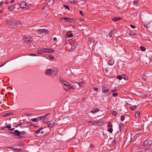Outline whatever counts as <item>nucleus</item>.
<instances>
[{"label": "nucleus", "mask_w": 152, "mask_h": 152, "mask_svg": "<svg viewBox=\"0 0 152 152\" xmlns=\"http://www.w3.org/2000/svg\"><path fill=\"white\" fill-rule=\"evenodd\" d=\"M112 114L113 115H117V113L114 110L112 112Z\"/></svg>", "instance_id": "nucleus-31"}, {"label": "nucleus", "mask_w": 152, "mask_h": 152, "mask_svg": "<svg viewBox=\"0 0 152 152\" xmlns=\"http://www.w3.org/2000/svg\"><path fill=\"white\" fill-rule=\"evenodd\" d=\"M121 18L120 17H116V18H113L112 20L114 21H117L118 20H119Z\"/></svg>", "instance_id": "nucleus-21"}, {"label": "nucleus", "mask_w": 152, "mask_h": 152, "mask_svg": "<svg viewBox=\"0 0 152 152\" xmlns=\"http://www.w3.org/2000/svg\"><path fill=\"white\" fill-rule=\"evenodd\" d=\"M122 78H123L125 80H127L128 79V78L126 77V76L125 74H123L121 75Z\"/></svg>", "instance_id": "nucleus-19"}, {"label": "nucleus", "mask_w": 152, "mask_h": 152, "mask_svg": "<svg viewBox=\"0 0 152 152\" xmlns=\"http://www.w3.org/2000/svg\"><path fill=\"white\" fill-rule=\"evenodd\" d=\"M117 140H113V142H112V144L113 145H115L117 143Z\"/></svg>", "instance_id": "nucleus-26"}, {"label": "nucleus", "mask_w": 152, "mask_h": 152, "mask_svg": "<svg viewBox=\"0 0 152 152\" xmlns=\"http://www.w3.org/2000/svg\"><path fill=\"white\" fill-rule=\"evenodd\" d=\"M117 77L119 80H121L122 79V76H121L120 75L117 76Z\"/></svg>", "instance_id": "nucleus-39"}, {"label": "nucleus", "mask_w": 152, "mask_h": 152, "mask_svg": "<svg viewBox=\"0 0 152 152\" xmlns=\"http://www.w3.org/2000/svg\"><path fill=\"white\" fill-rule=\"evenodd\" d=\"M43 129V128L42 127H41V128H40L37 131H35L36 133L37 134H39V133H40V131L41 130H42Z\"/></svg>", "instance_id": "nucleus-24"}, {"label": "nucleus", "mask_w": 152, "mask_h": 152, "mask_svg": "<svg viewBox=\"0 0 152 152\" xmlns=\"http://www.w3.org/2000/svg\"><path fill=\"white\" fill-rule=\"evenodd\" d=\"M95 41V40L94 39L91 38H89V41L91 42H93Z\"/></svg>", "instance_id": "nucleus-37"}, {"label": "nucleus", "mask_w": 152, "mask_h": 152, "mask_svg": "<svg viewBox=\"0 0 152 152\" xmlns=\"http://www.w3.org/2000/svg\"><path fill=\"white\" fill-rule=\"evenodd\" d=\"M140 50L142 51H145L146 50V48L142 46H140Z\"/></svg>", "instance_id": "nucleus-23"}, {"label": "nucleus", "mask_w": 152, "mask_h": 152, "mask_svg": "<svg viewBox=\"0 0 152 152\" xmlns=\"http://www.w3.org/2000/svg\"><path fill=\"white\" fill-rule=\"evenodd\" d=\"M100 121H95L94 122V125H97L99 123H100Z\"/></svg>", "instance_id": "nucleus-35"}, {"label": "nucleus", "mask_w": 152, "mask_h": 152, "mask_svg": "<svg viewBox=\"0 0 152 152\" xmlns=\"http://www.w3.org/2000/svg\"><path fill=\"white\" fill-rule=\"evenodd\" d=\"M107 127L109 128L108 129V131L111 133H112L113 131V129L112 128L113 126L111 124V122H109L108 123Z\"/></svg>", "instance_id": "nucleus-2"}, {"label": "nucleus", "mask_w": 152, "mask_h": 152, "mask_svg": "<svg viewBox=\"0 0 152 152\" xmlns=\"http://www.w3.org/2000/svg\"><path fill=\"white\" fill-rule=\"evenodd\" d=\"M45 50L43 51L46 53H52L54 52V50L51 48H45Z\"/></svg>", "instance_id": "nucleus-6"}, {"label": "nucleus", "mask_w": 152, "mask_h": 152, "mask_svg": "<svg viewBox=\"0 0 152 152\" xmlns=\"http://www.w3.org/2000/svg\"><path fill=\"white\" fill-rule=\"evenodd\" d=\"M6 133L7 134H14L13 132H6Z\"/></svg>", "instance_id": "nucleus-49"}, {"label": "nucleus", "mask_w": 152, "mask_h": 152, "mask_svg": "<svg viewBox=\"0 0 152 152\" xmlns=\"http://www.w3.org/2000/svg\"><path fill=\"white\" fill-rule=\"evenodd\" d=\"M27 125L28 126H30L32 125V124H31V123L29 122H27Z\"/></svg>", "instance_id": "nucleus-41"}, {"label": "nucleus", "mask_w": 152, "mask_h": 152, "mask_svg": "<svg viewBox=\"0 0 152 152\" xmlns=\"http://www.w3.org/2000/svg\"><path fill=\"white\" fill-rule=\"evenodd\" d=\"M14 8V6H11L9 7L8 8V9H9V10L10 11H12L13 10Z\"/></svg>", "instance_id": "nucleus-22"}, {"label": "nucleus", "mask_w": 152, "mask_h": 152, "mask_svg": "<svg viewBox=\"0 0 152 152\" xmlns=\"http://www.w3.org/2000/svg\"><path fill=\"white\" fill-rule=\"evenodd\" d=\"M129 34L130 35H135L136 34H133L132 32H130Z\"/></svg>", "instance_id": "nucleus-51"}, {"label": "nucleus", "mask_w": 152, "mask_h": 152, "mask_svg": "<svg viewBox=\"0 0 152 152\" xmlns=\"http://www.w3.org/2000/svg\"><path fill=\"white\" fill-rule=\"evenodd\" d=\"M15 129V128H10V131H13Z\"/></svg>", "instance_id": "nucleus-58"}, {"label": "nucleus", "mask_w": 152, "mask_h": 152, "mask_svg": "<svg viewBox=\"0 0 152 152\" xmlns=\"http://www.w3.org/2000/svg\"><path fill=\"white\" fill-rule=\"evenodd\" d=\"M14 150H15L14 151H18V152L21 151L23 150V149H19V148L14 149Z\"/></svg>", "instance_id": "nucleus-27"}, {"label": "nucleus", "mask_w": 152, "mask_h": 152, "mask_svg": "<svg viewBox=\"0 0 152 152\" xmlns=\"http://www.w3.org/2000/svg\"><path fill=\"white\" fill-rule=\"evenodd\" d=\"M69 1L72 4H77V1L75 2L74 0H69Z\"/></svg>", "instance_id": "nucleus-20"}, {"label": "nucleus", "mask_w": 152, "mask_h": 152, "mask_svg": "<svg viewBox=\"0 0 152 152\" xmlns=\"http://www.w3.org/2000/svg\"><path fill=\"white\" fill-rule=\"evenodd\" d=\"M136 107L137 106H134L133 107H130V108L132 110H134L136 108Z\"/></svg>", "instance_id": "nucleus-33"}, {"label": "nucleus", "mask_w": 152, "mask_h": 152, "mask_svg": "<svg viewBox=\"0 0 152 152\" xmlns=\"http://www.w3.org/2000/svg\"><path fill=\"white\" fill-rule=\"evenodd\" d=\"M37 32L38 33H39L41 34L44 33L48 34L49 32V31L48 30L46 29H39L37 31Z\"/></svg>", "instance_id": "nucleus-4"}, {"label": "nucleus", "mask_w": 152, "mask_h": 152, "mask_svg": "<svg viewBox=\"0 0 152 152\" xmlns=\"http://www.w3.org/2000/svg\"><path fill=\"white\" fill-rule=\"evenodd\" d=\"M22 132H20L18 130H15L14 132V134H15V135L18 136H19L22 133Z\"/></svg>", "instance_id": "nucleus-12"}, {"label": "nucleus", "mask_w": 152, "mask_h": 152, "mask_svg": "<svg viewBox=\"0 0 152 152\" xmlns=\"http://www.w3.org/2000/svg\"><path fill=\"white\" fill-rule=\"evenodd\" d=\"M29 56H37V55L35 54H33V53H30V54H29Z\"/></svg>", "instance_id": "nucleus-48"}, {"label": "nucleus", "mask_w": 152, "mask_h": 152, "mask_svg": "<svg viewBox=\"0 0 152 152\" xmlns=\"http://www.w3.org/2000/svg\"><path fill=\"white\" fill-rule=\"evenodd\" d=\"M15 1L14 0H12V1L10 2V3H12L14 2Z\"/></svg>", "instance_id": "nucleus-64"}, {"label": "nucleus", "mask_w": 152, "mask_h": 152, "mask_svg": "<svg viewBox=\"0 0 152 152\" xmlns=\"http://www.w3.org/2000/svg\"><path fill=\"white\" fill-rule=\"evenodd\" d=\"M60 19V20H61L62 19L68 22L72 23H74L75 22V21L74 20L72 19H71L69 18H68L63 17L61 18Z\"/></svg>", "instance_id": "nucleus-3"}, {"label": "nucleus", "mask_w": 152, "mask_h": 152, "mask_svg": "<svg viewBox=\"0 0 152 152\" xmlns=\"http://www.w3.org/2000/svg\"><path fill=\"white\" fill-rule=\"evenodd\" d=\"M21 132H22V133L21 134H22V135L26 134V132H24V131H21Z\"/></svg>", "instance_id": "nucleus-54"}, {"label": "nucleus", "mask_w": 152, "mask_h": 152, "mask_svg": "<svg viewBox=\"0 0 152 152\" xmlns=\"http://www.w3.org/2000/svg\"><path fill=\"white\" fill-rule=\"evenodd\" d=\"M142 78L144 80H146L147 79V77L145 75H144L142 76Z\"/></svg>", "instance_id": "nucleus-25"}, {"label": "nucleus", "mask_w": 152, "mask_h": 152, "mask_svg": "<svg viewBox=\"0 0 152 152\" xmlns=\"http://www.w3.org/2000/svg\"><path fill=\"white\" fill-rule=\"evenodd\" d=\"M68 36L69 37H73V34H68Z\"/></svg>", "instance_id": "nucleus-45"}, {"label": "nucleus", "mask_w": 152, "mask_h": 152, "mask_svg": "<svg viewBox=\"0 0 152 152\" xmlns=\"http://www.w3.org/2000/svg\"><path fill=\"white\" fill-rule=\"evenodd\" d=\"M130 26L132 28H136V27L132 25H130Z\"/></svg>", "instance_id": "nucleus-50"}, {"label": "nucleus", "mask_w": 152, "mask_h": 152, "mask_svg": "<svg viewBox=\"0 0 152 152\" xmlns=\"http://www.w3.org/2000/svg\"><path fill=\"white\" fill-rule=\"evenodd\" d=\"M69 87L68 88V89H73L74 88H73V87L72 86H69Z\"/></svg>", "instance_id": "nucleus-52"}, {"label": "nucleus", "mask_w": 152, "mask_h": 152, "mask_svg": "<svg viewBox=\"0 0 152 152\" xmlns=\"http://www.w3.org/2000/svg\"><path fill=\"white\" fill-rule=\"evenodd\" d=\"M38 118H32V119H31V120L32 121H34V122H37L38 121Z\"/></svg>", "instance_id": "nucleus-30"}, {"label": "nucleus", "mask_w": 152, "mask_h": 152, "mask_svg": "<svg viewBox=\"0 0 152 152\" xmlns=\"http://www.w3.org/2000/svg\"><path fill=\"white\" fill-rule=\"evenodd\" d=\"M6 127L10 129L11 128V126L10 125H8L6 126Z\"/></svg>", "instance_id": "nucleus-47"}, {"label": "nucleus", "mask_w": 152, "mask_h": 152, "mask_svg": "<svg viewBox=\"0 0 152 152\" xmlns=\"http://www.w3.org/2000/svg\"><path fill=\"white\" fill-rule=\"evenodd\" d=\"M49 114H46L43 116L38 117V119L40 120L42 119L45 120L47 118V116Z\"/></svg>", "instance_id": "nucleus-13"}, {"label": "nucleus", "mask_w": 152, "mask_h": 152, "mask_svg": "<svg viewBox=\"0 0 152 152\" xmlns=\"http://www.w3.org/2000/svg\"><path fill=\"white\" fill-rule=\"evenodd\" d=\"M124 118H125V117L124 115H123L121 116V120L122 121H123L124 120Z\"/></svg>", "instance_id": "nucleus-40"}, {"label": "nucleus", "mask_w": 152, "mask_h": 152, "mask_svg": "<svg viewBox=\"0 0 152 152\" xmlns=\"http://www.w3.org/2000/svg\"><path fill=\"white\" fill-rule=\"evenodd\" d=\"M3 2H4L3 1L2 2H0V5L1 6L2 5Z\"/></svg>", "instance_id": "nucleus-62"}, {"label": "nucleus", "mask_w": 152, "mask_h": 152, "mask_svg": "<svg viewBox=\"0 0 152 152\" xmlns=\"http://www.w3.org/2000/svg\"><path fill=\"white\" fill-rule=\"evenodd\" d=\"M90 147H91V148H93L94 147V145L93 144H91L90 145Z\"/></svg>", "instance_id": "nucleus-57"}, {"label": "nucleus", "mask_w": 152, "mask_h": 152, "mask_svg": "<svg viewBox=\"0 0 152 152\" xmlns=\"http://www.w3.org/2000/svg\"><path fill=\"white\" fill-rule=\"evenodd\" d=\"M118 95V93H114L113 94V96H116Z\"/></svg>", "instance_id": "nucleus-43"}, {"label": "nucleus", "mask_w": 152, "mask_h": 152, "mask_svg": "<svg viewBox=\"0 0 152 152\" xmlns=\"http://www.w3.org/2000/svg\"><path fill=\"white\" fill-rule=\"evenodd\" d=\"M57 70H52V73H51V75L54 76L56 75L57 73Z\"/></svg>", "instance_id": "nucleus-17"}, {"label": "nucleus", "mask_w": 152, "mask_h": 152, "mask_svg": "<svg viewBox=\"0 0 152 152\" xmlns=\"http://www.w3.org/2000/svg\"><path fill=\"white\" fill-rule=\"evenodd\" d=\"M124 124H120L119 125V129L121 130L122 129V128L124 127Z\"/></svg>", "instance_id": "nucleus-29"}, {"label": "nucleus", "mask_w": 152, "mask_h": 152, "mask_svg": "<svg viewBox=\"0 0 152 152\" xmlns=\"http://www.w3.org/2000/svg\"><path fill=\"white\" fill-rule=\"evenodd\" d=\"M102 92L104 93L109 92V93H110L109 92L110 91H109V89H107V88H106L104 87H102Z\"/></svg>", "instance_id": "nucleus-16"}, {"label": "nucleus", "mask_w": 152, "mask_h": 152, "mask_svg": "<svg viewBox=\"0 0 152 152\" xmlns=\"http://www.w3.org/2000/svg\"><path fill=\"white\" fill-rule=\"evenodd\" d=\"M114 61L113 59L110 60L108 62V64L110 65H112L114 63Z\"/></svg>", "instance_id": "nucleus-18"}, {"label": "nucleus", "mask_w": 152, "mask_h": 152, "mask_svg": "<svg viewBox=\"0 0 152 152\" xmlns=\"http://www.w3.org/2000/svg\"><path fill=\"white\" fill-rule=\"evenodd\" d=\"M47 124H48V127L52 128L54 126L55 123L53 121H48L47 122Z\"/></svg>", "instance_id": "nucleus-8"}, {"label": "nucleus", "mask_w": 152, "mask_h": 152, "mask_svg": "<svg viewBox=\"0 0 152 152\" xmlns=\"http://www.w3.org/2000/svg\"><path fill=\"white\" fill-rule=\"evenodd\" d=\"M76 48H75L73 45L72 46L70 50L69 51L70 52H72Z\"/></svg>", "instance_id": "nucleus-28"}, {"label": "nucleus", "mask_w": 152, "mask_h": 152, "mask_svg": "<svg viewBox=\"0 0 152 152\" xmlns=\"http://www.w3.org/2000/svg\"><path fill=\"white\" fill-rule=\"evenodd\" d=\"M99 110L98 109H96L95 110V111L94 112V110H93V111H91V112L92 113H94V112H98V111H99Z\"/></svg>", "instance_id": "nucleus-44"}, {"label": "nucleus", "mask_w": 152, "mask_h": 152, "mask_svg": "<svg viewBox=\"0 0 152 152\" xmlns=\"http://www.w3.org/2000/svg\"><path fill=\"white\" fill-rule=\"evenodd\" d=\"M26 115H29V116L32 115V114L31 113L27 114Z\"/></svg>", "instance_id": "nucleus-60"}, {"label": "nucleus", "mask_w": 152, "mask_h": 152, "mask_svg": "<svg viewBox=\"0 0 152 152\" xmlns=\"http://www.w3.org/2000/svg\"><path fill=\"white\" fill-rule=\"evenodd\" d=\"M3 12V11L2 10H0V14L2 13Z\"/></svg>", "instance_id": "nucleus-61"}, {"label": "nucleus", "mask_w": 152, "mask_h": 152, "mask_svg": "<svg viewBox=\"0 0 152 152\" xmlns=\"http://www.w3.org/2000/svg\"><path fill=\"white\" fill-rule=\"evenodd\" d=\"M53 40L54 41H56L57 40V38L56 37H54Z\"/></svg>", "instance_id": "nucleus-59"}, {"label": "nucleus", "mask_w": 152, "mask_h": 152, "mask_svg": "<svg viewBox=\"0 0 152 152\" xmlns=\"http://www.w3.org/2000/svg\"><path fill=\"white\" fill-rule=\"evenodd\" d=\"M51 73H52V69H48L46 70L45 74L46 75L50 76L51 75Z\"/></svg>", "instance_id": "nucleus-9"}, {"label": "nucleus", "mask_w": 152, "mask_h": 152, "mask_svg": "<svg viewBox=\"0 0 152 152\" xmlns=\"http://www.w3.org/2000/svg\"><path fill=\"white\" fill-rule=\"evenodd\" d=\"M114 32V30H111L109 33V35L110 36L112 37V34Z\"/></svg>", "instance_id": "nucleus-38"}, {"label": "nucleus", "mask_w": 152, "mask_h": 152, "mask_svg": "<svg viewBox=\"0 0 152 152\" xmlns=\"http://www.w3.org/2000/svg\"><path fill=\"white\" fill-rule=\"evenodd\" d=\"M6 22V26L10 28H15L20 26V22L17 20L8 19Z\"/></svg>", "instance_id": "nucleus-1"}, {"label": "nucleus", "mask_w": 152, "mask_h": 152, "mask_svg": "<svg viewBox=\"0 0 152 152\" xmlns=\"http://www.w3.org/2000/svg\"><path fill=\"white\" fill-rule=\"evenodd\" d=\"M152 143V141L149 140H147L144 141L143 143V145L144 146H146L148 145H151Z\"/></svg>", "instance_id": "nucleus-5"}, {"label": "nucleus", "mask_w": 152, "mask_h": 152, "mask_svg": "<svg viewBox=\"0 0 152 152\" xmlns=\"http://www.w3.org/2000/svg\"><path fill=\"white\" fill-rule=\"evenodd\" d=\"M25 41L26 42L30 43L31 42L33 41V39L32 38L29 37H27L25 38Z\"/></svg>", "instance_id": "nucleus-11"}, {"label": "nucleus", "mask_w": 152, "mask_h": 152, "mask_svg": "<svg viewBox=\"0 0 152 152\" xmlns=\"http://www.w3.org/2000/svg\"><path fill=\"white\" fill-rule=\"evenodd\" d=\"M21 124H22L21 123L20 124H19L17 125H16V127H20V126H21Z\"/></svg>", "instance_id": "nucleus-53"}, {"label": "nucleus", "mask_w": 152, "mask_h": 152, "mask_svg": "<svg viewBox=\"0 0 152 152\" xmlns=\"http://www.w3.org/2000/svg\"><path fill=\"white\" fill-rule=\"evenodd\" d=\"M45 50V48H42L38 50H37V53L38 54H43V52H45L43 50Z\"/></svg>", "instance_id": "nucleus-14"}, {"label": "nucleus", "mask_w": 152, "mask_h": 152, "mask_svg": "<svg viewBox=\"0 0 152 152\" xmlns=\"http://www.w3.org/2000/svg\"><path fill=\"white\" fill-rule=\"evenodd\" d=\"M94 90L95 91H98V88H94Z\"/></svg>", "instance_id": "nucleus-55"}, {"label": "nucleus", "mask_w": 152, "mask_h": 152, "mask_svg": "<svg viewBox=\"0 0 152 152\" xmlns=\"http://www.w3.org/2000/svg\"><path fill=\"white\" fill-rule=\"evenodd\" d=\"M80 14L82 16H83L84 15V14H83V11L82 10H80Z\"/></svg>", "instance_id": "nucleus-46"}, {"label": "nucleus", "mask_w": 152, "mask_h": 152, "mask_svg": "<svg viewBox=\"0 0 152 152\" xmlns=\"http://www.w3.org/2000/svg\"><path fill=\"white\" fill-rule=\"evenodd\" d=\"M116 90H112V91H111V92H115V91H116Z\"/></svg>", "instance_id": "nucleus-63"}, {"label": "nucleus", "mask_w": 152, "mask_h": 152, "mask_svg": "<svg viewBox=\"0 0 152 152\" xmlns=\"http://www.w3.org/2000/svg\"><path fill=\"white\" fill-rule=\"evenodd\" d=\"M64 8L66 9H68V10H70V8L69 7V6H67V5H64Z\"/></svg>", "instance_id": "nucleus-34"}, {"label": "nucleus", "mask_w": 152, "mask_h": 152, "mask_svg": "<svg viewBox=\"0 0 152 152\" xmlns=\"http://www.w3.org/2000/svg\"><path fill=\"white\" fill-rule=\"evenodd\" d=\"M140 114V112H139V111L135 113V115L136 116V117H137V116L138 117L139 116V115Z\"/></svg>", "instance_id": "nucleus-36"}, {"label": "nucleus", "mask_w": 152, "mask_h": 152, "mask_svg": "<svg viewBox=\"0 0 152 152\" xmlns=\"http://www.w3.org/2000/svg\"><path fill=\"white\" fill-rule=\"evenodd\" d=\"M61 79H62V78H59L60 81L61 82L62 84H63L65 86H69V83L67 82L66 81L61 80Z\"/></svg>", "instance_id": "nucleus-10"}, {"label": "nucleus", "mask_w": 152, "mask_h": 152, "mask_svg": "<svg viewBox=\"0 0 152 152\" xmlns=\"http://www.w3.org/2000/svg\"><path fill=\"white\" fill-rule=\"evenodd\" d=\"M77 43H75V44H74V45H73V46L75 47V48H76V47H77Z\"/></svg>", "instance_id": "nucleus-56"}, {"label": "nucleus", "mask_w": 152, "mask_h": 152, "mask_svg": "<svg viewBox=\"0 0 152 152\" xmlns=\"http://www.w3.org/2000/svg\"><path fill=\"white\" fill-rule=\"evenodd\" d=\"M139 1H135L133 3V4H134L136 5L139 3Z\"/></svg>", "instance_id": "nucleus-32"}, {"label": "nucleus", "mask_w": 152, "mask_h": 152, "mask_svg": "<svg viewBox=\"0 0 152 152\" xmlns=\"http://www.w3.org/2000/svg\"><path fill=\"white\" fill-rule=\"evenodd\" d=\"M26 3L25 1H21L20 3V7L22 8H26Z\"/></svg>", "instance_id": "nucleus-7"}, {"label": "nucleus", "mask_w": 152, "mask_h": 152, "mask_svg": "<svg viewBox=\"0 0 152 152\" xmlns=\"http://www.w3.org/2000/svg\"><path fill=\"white\" fill-rule=\"evenodd\" d=\"M137 137V135L136 134L134 133L132 134L131 137V140H133L135 138H136Z\"/></svg>", "instance_id": "nucleus-15"}, {"label": "nucleus", "mask_w": 152, "mask_h": 152, "mask_svg": "<svg viewBox=\"0 0 152 152\" xmlns=\"http://www.w3.org/2000/svg\"><path fill=\"white\" fill-rule=\"evenodd\" d=\"M49 57L51 59H53L54 58V57L52 55H50L49 56Z\"/></svg>", "instance_id": "nucleus-42"}]
</instances>
